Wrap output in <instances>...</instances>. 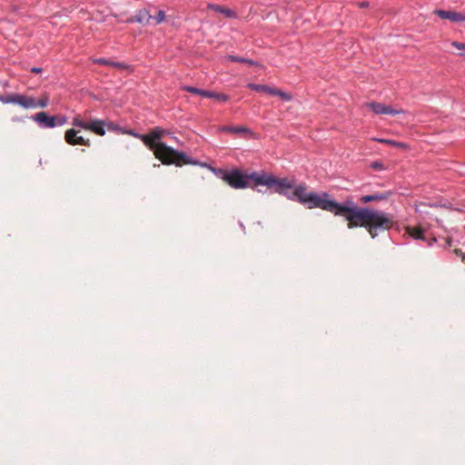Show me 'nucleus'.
I'll list each match as a JSON object with an SVG mask.
<instances>
[{"label":"nucleus","mask_w":465,"mask_h":465,"mask_svg":"<svg viewBox=\"0 0 465 465\" xmlns=\"http://www.w3.org/2000/svg\"><path fill=\"white\" fill-rule=\"evenodd\" d=\"M72 124L74 127H80L84 130L92 131L100 136L105 134V122L103 120L94 119L91 120L90 122H86L82 119L80 114H77L73 118Z\"/></svg>","instance_id":"nucleus-4"},{"label":"nucleus","mask_w":465,"mask_h":465,"mask_svg":"<svg viewBox=\"0 0 465 465\" xmlns=\"http://www.w3.org/2000/svg\"><path fill=\"white\" fill-rule=\"evenodd\" d=\"M368 6H369V2L363 1V2L359 3V7L360 8H365V7H368Z\"/></svg>","instance_id":"nucleus-34"},{"label":"nucleus","mask_w":465,"mask_h":465,"mask_svg":"<svg viewBox=\"0 0 465 465\" xmlns=\"http://www.w3.org/2000/svg\"><path fill=\"white\" fill-rule=\"evenodd\" d=\"M208 9L213 10L216 13L223 14L228 18H237V14L233 10L227 8L225 6L215 5V4H209L207 5Z\"/></svg>","instance_id":"nucleus-11"},{"label":"nucleus","mask_w":465,"mask_h":465,"mask_svg":"<svg viewBox=\"0 0 465 465\" xmlns=\"http://www.w3.org/2000/svg\"><path fill=\"white\" fill-rule=\"evenodd\" d=\"M366 107L371 109L375 114L397 115L404 113L402 110H396L391 107L390 105H386L382 103L378 102L367 103Z\"/></svg>","instance_id":"nucleus-6"},{"label":"nucleus","mask_w":465,"mask_h":465,"mask_svg":"<svg viewBox=\"0 0 465 465\" xmlns=\"http://www.w3.org/2000/svg\"><path fill=\"white\" fill-rule=\"evenodd\" d=\"M182 90H183L185 92H188V93H191V94L201 95L203 97H204V94H205V90L204 89H201V88L194 87V86H190V85H183L182 87Z\"/></svg>","instance_id":"nucleus-18"},{"label":"nucleus","mask_w":465,"mask_h":465,"mask_svg":"<svg viewBox=\"0 0 465 465\" xmlns=\"http://www.w3.org/2000/svg\"><path fill=\"white\" fill-rule=\"evenodd\" d=\"M12 121L13 122H24L25 121V117H20V116H13L12 117Z\"/></svg>","instance_id":"nucleus-32"},{"label":"nucleus","mask_w":465,"mask_h":465,"mask_svg":"<svg viewBox=\"0 0 465 465\" xmlns=\"http://www.w3.org/2000/svg\"><path fill=\"white\" fill-rule=\"evenodd\" d=\"M168 134L170 133L167 130L157 126L153 128L147 135H140V139L153 152L156 158H163L165 151L161 148L160 144L164 143L161 142V139Z\"/></svg>","instance_id":"nucleus-3"},{"label":"nucleus","mask_w":465,"mask_h":465,"mask_svg":"<svg viewBox=\"0 0 465 465\" xmlns=\"http://www.w3.org/2000/svg\"><path fill=\"white\" fill-rule=\"evenodd\" d=\"M212 171L233 189L249 188L252 182L254 185L266 186L271 193L296 201L308 209L319 208L335 216L343 217L348 222L349 229L364 227L372 239L376 238L380 232L390 230L394 223L388 213L359 207L351 198L339 203L327 192H307L306 183L295 184L294 179L279 178L264 171L243 173L237 168H213Z\"/></svg>","instance_id":"nucleus-1"},{"label":"nucleus","mask_w":465,"mask_h":465,"mask_svg":"<svg viewBox=\"0 0 465 465\" xmlns=\"http://www.w3.org/2000/svg\"><path fill=\"white\" fill-rule=\"evenodd\" d=\"M15 104H17L24 108H35V99L31 96L15 94Z\"/></svg>","instance_id":"nucleus-12"},{"label":"nucleus","mask_w":465,"mask_h":465,"mask_svg":"<svg viewBox=\"0 0 465 465\" xmlns=\"http://www.w3.org/2000/svg\"><path fill=\"white\" fill-rule=\"evenodd\" d=\"M371 167L374 170H382L383 164H382V163H381L379 161H375L371 163Z\"/></svg>","instance_id":"nucleus-30"},{"label":"nucleus","mask_w":465,"mask_h":465,"mask_svg":"<svg viewBox=\"0 0 465 465\" xmlns=\"http://www.w3.org/2000/svg\"><path fill=\"white\" fill-rule=\"evenodd\" d=\"M152 18L153 15H151L150 12L145 8H142L139 9L134 15L128 17L125 22L128 24L137 23L143 26H145L149 25Z\"/></svg>","instance_id":"nucleus-8"},{"label":"nucleus","mask_w":465,"mask_h":465,"mask_svg":"<svg viewBox=\"0 0 465 465\" xmlns=\"http://www.w3.org/2000/svg\"><path fill=\"white\" fill-rule=\"evenodd\" d=\"M152 20L154 21L155 25H159L165 20V12L163 10H159L155 16H153Z\"/></svg>","instance_id":"nucleus-21"},{"label":"nucleus","mask_w":465,"mask_h":465,"mask_svg":"<svg viewBox=\"0 0 465 465\" xmlns=\"http://www.w3.org/2000/svg\"><path fill=\"white\" fill-rule=\"evenodd\" d=\"M111 66L114 67V68H118V69H126L127 68V64H125L124 63L114 62V61H112Z\"/></svg>","instance_id":"nucleus-28"},{"label":"nucleus","mask_w":465,"mask_h":465,"mask_svg":"<svg viewBox=\"0 0 465 465\" xmlns=\"http://www.w3.org/2000/svg\"><path fill=\"white\" fill-rule=\"evenodd\" d=\"M30 71L34 74H40L43 69L41 67H32Z\"/></svg>","instance_id":"nucleus-31"},{"label":"nucleus","mask_w":465,"mask_h":465,"mask_svg":"<svg viewBox=\"0 0 465 465\" xmlns=\"http://www.w3.org/2000/svg\"><path fill=\"white\" fill-rule=\"evenodd\" d=\"M204 97L213 98V99L218 100L222 103H226L230 99L229 95H227L225 94L216 93V92L210 91V90H205Z\"/></svg>","instance_id":"nucleus-15"},{"label":"nucleus","mask_w":465,"mask_h":465,"mask_svg":"<svg viewBox=\"0 0 465 465\" xmlns=\"http://www.w3.org/2000/svg\"><path fill=\"white\" fill-rule=\"evenodd\" d=\"M30 118L35 121L40 128L47 129L55 127L54 115H49L45 112H39Z\"/></svg>","instance_id":"nucleus-7"},{"label":"nucleus","mask_w":465,"mask_h":465,"mask_svg":"<svg viewBox=\"0 0 465 465\" xmlns=\"http://www.w3.org/2000/svg\"><path fill=\"white\" fill-rule=\"evenodd\" d=\"M105 126L107 127V130L108 131H119L121 130L120 127H118L117 125H115L114 123H105Z\"/></svg>","instance_id":"nucleus-29"},{"label":"nucleus","mask_w":465,"mask_h":465,"mask_svg":"<svg viewBox=\"0 0 465 465\" xmlns=\"http://www.w3.org/2000/svg\"><path fill=\"white\" fill-rule=\"evenodd\" d=\"M15 94L1 95L0 94V102L4 104H15Z\"/></svg>","instance_id":"nucleus-22"},{"label":"nucleus","mask_w":465,"mask_h":465,"mask_svg":"<svg viewBox=\"0 0 465 465\" xmlns=\"http://www.w3.org/2000/svg\"><path fill=\"white\" fill-rule=\"evenodd\" d=\"M79 131L75 130L74 128L69 129L64 134V140L68 144H73L74 140H75L78 136Z\"/></svg>","instance_id":"nucleus-17"},{"label":"nucleus","mask_w":465,"mask_h":465,"mask_svg":"<svg viewBox=\"0 0 465 465\" xmlns=\"http://www.w3.org/2000/svg\"><path fill=\"white\" fill-rule=\"evenodd\" d=\"M462 262H465V255L462 257Z\"/></svg>","instance_id":"nucleus-35"},{"label":"nucleus","mask_w":465,"mask_h":465,"mask_svg":"<svg viewBox=\"0 0 465 465\" xmlns=\"http://www.w3.org/2000/svg\"><path fill=\"white\" fill-rule=\"evenodd\" d=\"M94 63L97 64L111 66L112 60H108L105 58H96V59H94Z\"/></svg>","instance_id":"nucleus-26"},{"label":"nucleus","mask_w":465,"mask_h":465,"mask_svg":"<svg viewBox=\"0 0 465 465\" xmlns=\"http://www.w3.org/2000/svg\"><path fill=\"white\" fill-rule=\"evenodd\" d=\"M406 232L415 240L425 241L426 237L424 234V231L421 228L411 227L408 226L406 228Z\"/></svg>","instance_id":"nucleus-14"},{"label":"nucleus","mask_w":465,"mask_h":465,"mask_svg":"<svg viewBox=\"0 0 465 465\" xmlns=\"http://www.w3.org/2000/svg\"><path fill=\"white\" fill-rule=\"evenodd\" d=\"M125 133H126V134H131V135H133V136H134V137H137V138H140V135H141L140 134H137V133H135V132H134V131H133V130L126 131Z\"/></svg>","instance_id":"nucleus-33"},{"label":"nucleus","mask_w":465,"mask_h":465,"mask_svg":"<svg viewBox=\"0 0 465 465\" xmlns=\"http://www.w3.org/2000/svg\"><path fill=\"white\" fill-rule=\"evenodd\" d=\"M393 194L392 191L372 192L370 194L361 195L359 202L362 204L371 202H381L388 200Z\"/></svg>","instance_id":"nucleus-9"},{"label":"nucleus","mask_w":465,"mask_h":465,"mask_svg":"<svg viewBox=\"0 0 465 465\" xmlns=\"http://www.w3.org/2000/svg\"><path fill=\"white\" fill-rule=\"evenodd\" d=\"M427 206H435L434 204H428V203H419L417 204H415V211L417 213H424V208L427 207Z\"/></svg>","instance_id":"nucleus-25"},{"label":"nucleus","mask_w":465,"mask_h":465,"mask_svg":"<svg viewBox=\"0 0 465 465\" xmlns=\"http://www.w3.org/2000/svg\"><path fill=\"white\" fill-rule=\"evenodd\" d=\"M377 141L380 142V143H386V144H391V145H393V146H396V147H399V148H405L406 147V145L403 143L396 142V141L390 140V139H378Z\"/></svg>","instance_id":"nucleus-20"},{"label":"nucleus","mask_w":465,"mask_h":465,"mask_svg":"<svg viewBox=\"0 0 465 465\" xmlns=\"http://www.w3.org/2000/svg\"><path fill=\"white\" fill-rule=\"evenodd\" d=\"M246 87L252 91L263 92V93L271 94V95L279 96L284 102H289L292 99V96L291 94L283 92L281 89H277V88H274V87H272L269 85L249 83L246 84Z\"/></svg>","instance_id":"nucleus-5"},{"label":"nucleus","mask_w":465,"mask_h":465,"mask_svg":"<svg viewBox=\"0 0 465 465\" xmlns=\"http://www.w3.org/2000/svg\"><path fill=\"white\" fill-rule=\"evenodd\" d=\"M219 130L223 133H227V134H252V131L244 126L223 125L219 128Z\"/></svg>","instance_id":"nucleus-13"},{"label":"nucleus","mask_w":465,"mask_h":465,"mask_svg":"<svg viewBox=\"0 0 465 465\" xmlns=\"http://www.w3.org/2000/svg\"><path fill=\"white\" fill-rule=\"evenodd\" d=\"M47 105H48V98L47 97L39 99V100H35V108L36 107L45 108Z\"/></svg>","instance_id":"nucleus-27"},{"label":"nucleus","mask_w":465,"mask_h":465,"mask_svg":"<svg viewBox=\"0 0 465 465\" xmlns=\"http://www.w3.org/2000/svg\"><path fill=\"white\" fill-rule=\"evenodd\" d=\"M84 145V146H90L91 145V143L90 141L87 139H84L83 136H77V138L75 140H74V143L72 145Z\"/></svg>","instance_id":"nucleus-24"},{"label":"nucleus","mask_w":465,"mask_h":465,"mask_svg":"<svg viewBox=\"0 0 465 465\" xmlns=\"http://www.w3.org/2000/svg\"><path fill=\"white\" fill-rule=\"evenodd\" d=\"M451 45L454 46L455 48H457V50H459V55L465 56V44L464 43H460V42L454 41L451 43Z\"/></svg>","instance_id":"nucleus-23"},{"label":"nucleus","mask_w":465,"mask_h":465,"mask_svg":"<svg viewBox=\"0 0 465 465\" xmlns=\"http://www.w3.org/2000/svg\"><path fill=\"white\" fill-rule=\"evenodd\" d=\"M226 59L228 61H230V62L247 64L252 65V66H254V65L258 64L257 62H255L254 60L244 58V57H241V56H237V55H233V54H228L226 56Z\"/></svg>","instance_id":"nucleus-16"},{"label":"nucleus","mask_w":465,"mask_h":465,"mask_svg":"<svg viewBox=\"0 0 465 465\" xmlns=\"http://www.w3.org/2000/svg\"><path fill=\"white\" fill-rule=\"evenodd\" d=\"M435 14L440 19H447L452 23L465 22V13H458L450 10H435Z\"/></svg>","instance_id":"nucleus-10"},{"label":"nucleus","mask_w":465,"mask_h":465,"mask_svg":"<svg viewBox=\"0 0 465 465\" xmlns=\"http://www.w3.org/2000/svg\"><path fill=\"white\" fill-rule=\"evenodd\" d=\"M54 117L55 127L56 126H63L68 121V117L66 115H64V114H56V115H54Z\"/></svg>","instance_id":"nucleus-19"},{"label":"nucleus","mask_w":465,"mask_h":465,"mask_svg":"<svg viewBox=\"0 0 465 465\" xmlns=\"http://www.w3.org/2000/svg\"><path fill=\"white\" fill-rule=\"evenodd\" d=\"M160 146L165 151L164 157L158 158L163 164H175L176 166L182 164L203 165L198 160L190 157L184 152L168 146L166 143H161Z\"/></svg>","instance_id":"nucleus-2"}]
</instances>
